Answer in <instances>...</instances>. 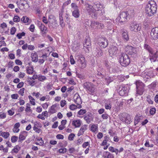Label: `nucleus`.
I'll return each mask as SVG.
<instances>
[{
	"mask_svg": "<svg viewBox=\"0 0 158 158\" xmlns=\"http://www.w3.org/2000/svg\"><path fill=\"white\" fill-rule=\"evenodd\" d=\"M69 109L71 110H74L78 108V105H76L74 104H72L70 105L69 107Z\"/></svg>",
	"mask_w": 158,
	"mask_h": 158,
	"instance_id": "43",
	"label": "nucleus"
},
{
	"mask_svg": "<svg viewBox=\"0 0 158 158\" xmlns=\"http://www.w3.org/2000/svg\"><path fill=\"white\" fill-rule=\"evenodd\" d=\"M75 135L73 133H71L68 137V139L69 140L72 141L73 140Z\"/></svg>",
	"mask_w": 158,
	"mask_h": 158,
	"instance_id": "55",
	"label": "nucleus"
},
{
	"mask_svg": "<svg viewBox=\"0 0 158 158\" xmlns=\"http://www.w3.org/2000/svg\"><path fill=\"white\" fill-rule=\"evenodd\" d=\"M44 141L41 137H36L35 139V144L37 145L43 146Z\"/></svg>",
	"mask_w": 158,
	"mask_h": 158,
	"instance_id": "23",
	"label": "nucleus"
},
{
	"mask_svg": "<svg viewBox=\"0 0 158 158\" xmlns=\"http://www.w3.org/2000/svg\"><path fill=\"white\" fill-rule=\"evenodd\" d=\"M10 135V134L8 132L0 131V136H2L5 139L7 138Z\"/></svg>",
	"mask_w": 158,
	"mask_h": 158,
	"instance_id": "34",
	"label": "nucleus"
},
{
	"mask_svg": "<svg viewBox=\"0 0 158 158\" xmlns=\"http://www.w3.org/2000/svg\"><path fill=\"white\" fill-rule=\"evenodd\" d=\"M20 20V17L18 15H15L13 18V21L14 22L17 23Z\"/></svg>",
	"mask_w": 158,
	"mask_h": 158,
	"instance_id": "47",
	"label": "nucleus"
},
{
	"mask_svg": "<svg viewBox=\"0 0 158 158\" xmlns=\"http://www.w3.org/2000/svg\"><path fill=\"white\" fill-rule=\"evenodd\" d=\"M129 29L131 31L137 32L140 30L141 27L140 24L134 22L130 23Z\"/></svg>",
	"mask_w": 158,
	"mask_h": 158,
	"instance_id": "7",
	"label": "nucleus"
},
{
	"mask_svg": "<svg viewBox=\"0 0 158 158\" xmlns=\"http://www.w3.org/2000/svg\"><path fill=\"white\" fill-rule=\"evenodd\" d=\"M73 98L75 102L78 105V109L81 108L82 106L81 105V104L82 103V102L79 95L77 94H75Z\"/></svg>",
	"mask_w": 158,
	"mask_h": 158,
	"instance_id": "16",
	"label": "nucleus"
},
{
	"mask_svg": "<svg viewBox=\"0 0 158 158\" xmlns=\"http://www.w3.org/2000/svg\"><path fill=\"white\" fill-rule=\"evenodd\" d=\"M18 139V137L16 136H12L11 138V140L12 143H14L16 142Z\"/></svg>",
	"mask_w": 158,
	"mask_h": 158,
	"instance_id": "48",
	"label": "nucleus"
},
{
	"mask_svg": "<svg viewBox=\"0 0 158 158\" xmlns=\"http://www.w3.org/2000/svg\"><path fill=\"white\" fill-rule=\"evenodd\" d=\"M128 14L127 12H121L119 16L116 19V22L118 23V22L122 23H123L126 22L128 20Z\"/></svg>",
	"mask_w": 158,
	"mask_h": 158,
	"instance_id": "5",
	"label": "nucleus"
},
{
	"mask_svg": "<svg viewBox=\"0 0 158 158\" xmlns=\"http://www.w3.org/2000/svg\"><path fill=\"white\" fill-rule=\"evenodd\" d=\"M109 150L111 152H115L116 154H117L118 152V149L114 148L111 146H110L109 148Z\"/></svg>",
	"mask_w": 158,
	"mask_h": 158,
	"instance_id": "38",
	"label": "nucleus"
},
{
	"mask_svg": "<svg viewBox=\"0 0 158 158\" xmlns=\"http://www.w3.org/2000/svg\"><path fill=\"white\" fill-rule=\"evenodd\" d=\"M27 132L25 131L21 132L19 137V141L20 142L24 140L27 135Z\"/></svg>",
	"mask_w": 158,
	"mask_h": 158,
	"instance_id": "21",
	"label": "nucleus"
},
{
	"mask_svg": "<svg viewBox=\"0 0 158 158\" xmlns=\"http://www.w3.org/2000/svg\"><path fill=\"white\" fill-rule=\"evenodd\" d=\"M47 79L46 77L40 75H38V79L40 81H43Z\"/></svg>",
	"mask_w": 158,
	"mask_h": 158,
	"instance_id": "42",
	"label": "nucleus"
},
{
	"mask_svg": "<svg viewBox=\"0 0 158 158\" xmlns=\"http://www.w3.org/2000/svg\"><path fill=\"white\" fill-rule=\"evenodd\" d=\"M59 105L57 104L52 105L49 110V112L51 114H54L57 112L59 109Z\"/></svg>",
	"mask_w": 158,
	"mask_h": 158,
	"instance_id": "20",
	"label": "nucleus"
},
{
	"mask_svg": "<svg viewBox=\"0 0 158 158\" xmlns=\"http://www.w3.org/2000/svg\"><path fill=\"white\" fill-rule=\"evenodd\" d=\"M90 130L93 132H95L98 129V125L97 124H91L90 125Z\"/></svg>",
	"mask_w": 158,
	"mask_h": 158,
	"instance_id": "26",
	"label": "nucleus"
},
{
	"mask_svg": "<svg viewBox=\"0 0 158 158\" xmlns=\"http://www.w3.org/2000/svg\"><path fill=\"white\" fill-rule=\"evenodd\" d=\"M125 50L127 53L131 55L136 54L137 51V48L129 45L126 47Z\"/></svg>",
	"mask_w": 158,
	"mask_h": 158,
	"instance_id": "10",
	"label": "nucleus"
},
{
	"mask_svg": "<svg viewBox=\"0 0 158 158\" xmlns=\"http://www.w3.org/2000/svg\"><path fill=\"white\" fill-rule=\"evenodd\" d=\"M141 120V117L139 116H136L135 118V125H136Z\"/></svg>",
	"mask_w": 158,
	"mask_h": 158,
	"instance_id": "46",
	"label": "nucleus"
},
{
	"mask_svg": "<svg viewBox=\"0 0 158 158\" xmlns=\"http://www.w3.org/2000/svg\"><path fill=\"white\" fill-rule=\"evenodd\" d=\"M28 98L29 99V102L32 105L35 106L36 104L35 99L30 95L28 96Z\"/></svg>",
	"mask_w": 158,
	"mask_h": 158,
	"instance_id": "40",
	"label": "nucleus"
},
{
	"mask_svg": "<svg viewBox=\"0 0 158 158\" xmlns=\"http://www.w3.org/2000/svg\"><path fill=\"white\" fill-rule=\"evenodd\" d=\"M109 52L111 56L116 55L117 54L118 52V49L116 45H111L109 49Z\"/></svg>",
	"mask_w": 158,
	"mask_h": 158,
	"instance_id": "12",
	"label": "nucleus"
},
{
	"mask_svg": "<svg viewBox=\"0 0 158 158\" xmlns=\"http://www.w3.org/2000/svg\"><path fill=\"white\" fill-rule=\"evenodd\" d=\"M156 10L157 6L155 2L152 0L149 1L145 7L146 14L151 16L156 13Z\"/></svg>",
	"mask_w": 158,
	"mask_h": 158,
	"instance_id": "2",
	"label": "nucleus"
},
{
	"mask_svg": "<svg viewBox=\"0 0 158 158\" xmlns=\"http://www.w3.org/2000/svg\"><path fill=\"white\" fill-rule=\"evenodd\" d=\"M85 6L88 13L93 18H96L104 13V7L100 2H96L93 6L85 3Z\"/></svg>",
	"mask_w": 158,
	"mask_h": 158,
	"instance_id": "1",
	"label": "nucleus"
},
{
	"mask_svg": "<svg viewBox=\"0 0 158 158\" xmlns=\"http://www.w3.org/2000/svg\"><path fill=\"white\" fill-rule=\"evenodd\" d=\"M89 143L88 142H85L82 145V147L84 148H86L87 146H89Z\"/></svg>",
	"mask_w": 158,
	"mask_h": 158,
	"instance_id": "63",
	"label": "nucleus"
},
{
	"mask_svg": "<svg viewBox=\"0 0 158 158\" xmlns=\"http://www.w3.org/2000/svg\"><path fill=\"white\" fill-rule=\"evenodd\" d=\"M119 62L122 66H127L130 62L129 57L125 53L122 54L119 59Z\"/></svg>",
	"mask_w": 158,
	"mask_h": 158,
	"instance_id": "3",
	"label": "nucleus"
},
{
	"mask_svg": "<svg viewBox=\"0 0 158 158\" xmlns=\"http://www.w3.org/2000/svg\"><path fill=\"white\" fill-rule=\"evenodd\" d=\"M75 58L77 60L78 66L79 68L83 69L86 67V64L84 57L81 55L76 56Z\"/></svg>",
	"mask_w": 158,
	"mask_h": 158,
	"instance_id": "4",
	"label": "nucleus"
},
{
	"mask_svg": "<svg viewBox=\"0 0 158 158\" xmlns=\"http://www.w3.org/2000/svg\"><path fill=\"white\" fill-rule=\"evenodd\" d=\"M40 124L38 122H35L34 123V127H41Z\"/></svg>",
	"mask_w": 158,
	"mask_h": 158,
	"instance_id": "56",
	"label": "nucleus"
},
{
	"mask_svg": "<svg viewBox=\"0 0 158 158\" xmlns=\"http://www.w3.org/2000/svg\"><path fill=\"white\" fill-rule=\"evenodd\" d=\"M67 149L65 148H63L60 149L58 152L60 153H64L66 152Z\"/></svg>",
	"mask_w": 158,
	"mask_h": 158,
	"instance_id": "54",
	"label": "nucleus"
},
{
	"mask_svg": "<svg viewBox=\"0 0 158 158\" xmlns=\"http://www.w3.org/2000/svg\"><path fill=\"white\" fill-rule=\"evenodd\" d=\"M71 5V11L73 16L76 18L80 17V14L78 6L74 3H72Z\"/></svg>",
	"mask_w": 158,
	"mask_h": 158,
	"instance_id": "6",
	"label": "nucleus"
},
{
	"mask_svg": "<svg viewBox=\"0 0 158 158\" xmlns=\"http://www.w3.org/2000/svg\"><path fill=\"white\" fill-rule=\"evenodd\" d=\"M50 99V97L49 95H47L45 96H44L41 97L40 98V100L41 101H44L46 100V101H48Z\"/></svg>",
	"mask_w": 158,
	"mask_h": 158,
	"instance_id": "41",
	"label": "nucleus"
},
{
	"mask_svg": "<svg viewBox=\"0 0 158 158\" xmlns=\"http://www.w3.org/2000/svg\"><path fill=\"white\" fill-rule=\"evenodd\" d=\"M103 156L104 158H114L113 155L107 151H105L103 153Z\"/></svg>",
	"mask_w": 158,
	"mask_h": 158,
	"instance_id": "27",
	"label": "nucleus"
},
{
	"mask_svg": "<svg viewBox=\"0 0 158 158\" xmlns=\"http://www.w3.org/2000/svg\"><path fill=\"white\" fill-rule=\"evenodd\" d=\"M26 107L25 111L27 112H31V110L30 107V105L29 103H27L26 104Z\"/></svg>",
	"mask_w": 158,
	"mask_h": 158,
	"instance_id": "44",
	"label": "nucleus"
},
{
	"mask_svg": "<svg viewBox=\"0 0 158 158\" xmlns=\"http://www.w3.org/2000/svg\"><path fill=\"white\" fill-rule=\"evenodd\" d=\"M20 126V124L19 123H15L14 126V127L12 129L14 133H18L20 129L19 128Z\"/></svg>",
	"mask_w": 158,
	"mask_h": 158,
	"instance_id": "29",
	"label": "nucleus"
},
{
	"mask_svg": "<svg viewBox=\"0 0 158 158\" xmlns=\"http://www.w3.org/2000/svg\"><path fill=\"white\" fill-rule=\"evenodd\" d=\"M152 72L151 71L149 72H142L141 74L142 77L143 78L144 81H146L148 79H149L153 76Z\"/></svg>",
	"mask_w": 158,
	"mask_h": 158,
	"instance_id": "13",
	"label": "nucleus"
},
{
	"mask_svg": "<svg viewBox=\"0 0 158 158\" xmlns=\"http://www.w3.org/2000/svg\"><path fill=\"white\" fill-rule=\"evenodd\" d=\"M147 101L148 103L150 104H152L153 103V101L151 100L150 96H149L147 97Z\"/></svg>",
	"mask_w": 158,
	"mask_h": 158,
	"instance_id": "59",
	"label": "nucleus"
},
{
	"mask_svg": "<svg viewBox=\"0 0 158 158\" xmlns=\"http://www.w3.org/2000/svg\"><path fill=\"white\" fill-rule=\"evenodd\" d=\"M31 56L32 61L36 62L38 61V56L36 52L32 53Z\"/></svg>",
	"mask_w": 158,
	"mask_h": 158,
	"instance_id": "30",
	"label": "nucleus"
},
{
	"mask_svg": "<svg viewBox=\"0 0 158 158\" xmlns=\"http://www.w3.org/2000/svg\"><path fill=\"white\" fill-rule=\"evenodd\" d=\"M70 62L71 64H74L75 63V61L72 55H71L70 57Z\"/></svg>",
	"mask_w": 158,
	"mask_h": 158,
	"instance_id": "60",
	"label": "nucleus"
},
{
	"mask_svg": "<svg viewBox=\"0 0 158 158\" xmlns=\"http://www.w3.org/2000/svg\"><path fill=\"white\" fill-rule=\"evenodd\" d=\"M144 47L145 49L147 50L150 53L152 52V49L148 44H145Z\"/></svg>",
	"mask_w": 158,
	"mask_h": 158,
	"instance_id": "45",
	"label": "nucleus"
},
{
	"mask_svg": "<svg viewBox=\"0 0 158 158\" xmlns=\"http://www.w3.org/2000/svg\"><path fill=\"white\" fill-rule=\"evenodd\" d=\"M156 109L155 107L152 108L150 109V114L151 115H153L156 113Z\"/></svg>",
	"mask_w": 158,
	"mask_h": 158,
	"instance_id": "51",
	"label": "nucleus"
},
{
	"mask_svg": "<svg viewBox=\"0 0 158 158\" xmlns=\"http://www.w3.org/2000/svg\"><path fill=\"white\" fill-rule=\"evenodd\" d=\"M143 89H137L136 91V94L137 95H142L143 94Z\"/></svg>",
	"mask_w": 158,
	"mask_h": 158,
	"instance_id": "58",
	"label": "nucleus"
},
{
	"mask_svg": "<svg viewBox=\"0 0 158 158\" xmlns=\"http://www.w3.org/2000/svg\"><path fill=\"white\" fill-rule=\"evenodd\" d=\"M21 20L23 22L27 23V24H29L31 23L29 19L26 16L23 17L21 19Z\"/></svg>",
	"mask_w": 158,
	"mask_h": 158,
	"instance_id": "32",
	"label": "nucleus"
},
{
	"mask_svg": "<svg viewBox=\"0 0 158 158\" xmlns=\"http://www.w3.org/2000/svg\"><path fill=\"white\" fill-rule=\"evenodd\" d=\"M66 104V101L65 100H63L60 102V105L62 108L64 107Z\"/></svg>",
	"mask_w": 158,
	"mask_h": 158,
	"instance_id": "53",
	"label": "nucleus"
},
{
	"mask_svg": "<svg viewBox=\"0 0 158 158\" xmlns=\"http://www.w3.org/2000/svg\"><path fill=\"white\" fill-rule=\"evenodd\" d=\"M84 87L87 90L91 92H93L94 90V85L91 83L86 82L84 84Z\"/></svg>",
	"mask_w": 158,
	"mask_h": 158,
	"instance_id": "15",
	"label": "nucleus"
},
{
	"mask_svg": "<svg viewBox=\"0 0 158 158\" xmlns=\"http://www.w3.org/2000/svg\"><path fill=\"white\" fill-rule=\"evenodd\" d=\"M128 87L123 85L119 87L118 93L120 96H126L128 95Z\"/></svg>",
	"mask_w": 158,
	"mask_h": 158,
	"instance_id": "8",
	"label": "nucleus"
},
{
	"mask_svg": "<svg viewBox=\"0 0 158 158\" xmlns=\"http://www.w3.org/2000/svg\"><path fill=\"white\" fill-rule=\"evenodd\" d=\"M59 19L60 21V25L63 27L64 26V23L63 18L62 17V13H60L59 14Z\"/></svg>",
	"mask_w": 158,
	"mask_h": 158,
	"instance_id": "36",
	"label": "nucleus"
},
{
	"mask_svg": "<svg viewBox=\"0 0 158 158\" xmlns=\"http://www.w3.org/2000/svg\"><path fill=\"white\" fill-rule=\"evenodd\" d=\"M150 140H147L146 141L145 143L144 144V145L145 147H153L154 145L152 143H151Z\"/></svg>",
	"mask_w": 158,
	"mask_h": 158,
	"instance_id": "37",
	"label": "nucleus"
},
{
	"mask_svg": "<svg viewBox=\"0 0 158 158\" xmlns=\"http://www.w3.org/2000/svg\"><path fill=\"white\" fill-rule=\"evenodd\" d=\"M137 89H143V83L140 81H137L136 82Z\"/></svg>",
	"mask_w": 158,
	"mask_h": 158,
	"instance_id": "33",
	"label": "nucleus"
},
{
	"mask_svg": "<svg viewBox=\"0 0 158 158\" xmlns=\"http://www.w3.org/2000/svg\"><path fill=\"white\" fill-rule=\"evenodd\" d=\"M90 27L93 29H102L104 28V26L103 24L98 22L92 21L91 22Z\"/></svg>",
	"mask_w": 158,
	"mask_h": 158,
	"instance_id": "9",
	"label": "nucleus"
},
{
	"mask_svg": "<svg viewBox=\"0 0 158 158\" xmlns=\"http://www.w3.org/2000/svg\"><path fill=\"white\" fill-rule=\"evenodd\" d=\"M20 147L19 145H16L14 148L11 151V153H16L20 150Z\"/></svg>",
	"mask_w": 158,
	"mask_h": 158,
	"instance_id": "39",
	"label": "nucleus"
},
{
	"mask_svg": "<svg viewBox=\"0 0 158 158\" xmlns=\"http://www.w3.org/2000/svg\"><path fill=\"white\" fill-rule=\"evenodd\" d=\"M37 24L42 32V35H45L47 33V28L39 21H37Z\"/></svg>",
	"mask_w": 158,
	"mask_h": 158,
	"instance_id": "17",
	"label": "nucleus"
},
{
	"mask_svg": "<svg viewBox=\"0 0 158 158\" xmlns=\"http://www.w3.org/2000/svg\"><path fill=\"white\" fill-rule=\"evenodd\" d=\"M40 128L41 127H33V129L35 132L38 133H41L42 131Z\"/></svg>",
	"mask_w": 158,
	"mask_h": 158,
	"instance_id": "49",
	"label": "nucleus"
},
{
	"mask_svg": "<svg viewBox=\"0 0 158 158\" xmlns=\"http://www.w3.org/2000/svg\"><path fill=\"white\" fill-rule=\"evenodd\" d=\"M120 120L125 123L129 124L131 122V119L130 115L126 113L123 114L120 117Z\"/></svg>",
	"mask_w": 158,
	"mask_h": 158,
	"instance_id": "11",
	"label": "nucleus"
},
{
	"mask_svg": "<svg viewBox=\"0 0 158 158\" xmlns=\"http://www.w3.org/2000/svg\"><path fill=\"white\" fill-rule=\"evenodd\" d=\"M157 58H158V51L156 52H152L150 53L149 59L151 62H155Z\"/></svg>",
	"mask_w": 158,
	"mask_h": 158,
	"instance_id": "18",
	"label": "nucleus"
},
{
	"mask_svg": "<svg viewBox=\"0 0 158 158\" xmlns=\"http://www.w3.org/2000/svg\"><path fill=\"white\" fill-rule=\"evenodd\" d=\"M107 139H105L103 141L101 145L104 146L103 149L106 150L107 149L108 147L110 146V144L107 143Z\"/></svg>",
	"mask_w": 158,
	"mask_h": 158,
	"instance_id": "31",
	"label": "nucleus"
},
{
	"mask_svg": "<svg viewBox=\"0 0 158 158\" xmlns=\"http://www.w3.org/2000/svg\"><path fill=\"white\" fill-rule=\"evenodd\" d=\"M81 123V121L80 119L75 120L73 121L72 124L75 127H80Z\"/></svg>",
	"mask_w": 158,
	"mask_h": 158,
	"instance_id": "25",
	"label": "nucleus"
},
{
	"mask_svg": "<svg viewBox=\"0 0 158 158\" xmlns=\"http://www.w3.org/2000/svg\"><path fill=\"white\" fill-rule=\"evenodd\" d=\"M84 120H85L88 123H89L93 121V118L91 115L87 114L86 115L84 118Z\"/></svg>",
	"mask_w": 158,
	"mask_h": 158,
	"instance_id": "28",
	"label": "nucleus"
},
{
	"mask_svg": "<svg viewBox=\"0 0 158 158\" xmlns=\"http://www.w3.org/2000/svg\"><path fill=\"white\" fill-rule=\"evenodd\" d=\"M86 110L85 109H81L78 112V114L79 115H82L85 113Z\"/></svg>",
	"mask_w": 158,
	"mask_h": 158,
	"instance_id": "52",
	"label": "nucleus"
},
{
	"mask_svg": "<svg viewBox=\"0 0 158 158\" xmlns=\"http://www.w3.org/2000/svg\"><path fill=\"white\" fill-rule=\"evenodd\" d=\"M105 80L106 81L108 85L110 82L113 81V80L110 77H107L105 78Z\"/></svg>",
	"mask_w": 158,
	"mask_h": 158,
	"instance_id": "61",
	"label": "nucleus"
},
{
	"mask_svg": "<svg viewBox=\"0 0 158 158\" xmlns=\"http://www.w3.org/2000/svg\"><path fill=\"white\" fill-rule=\"evenodd\" d=\"M122 37L124 39V40L127 41L129 39L127 31L125 29L122 30Z\"/></svg>",
	"mask_w": 158,
	"mask_h": 158,
	"instance_id": "22",
	"label": "nucleus"
},
{
	"mask_svg": "<svg viewBox=\"0 0 158 158\" xmlns=\"http://www.w3.org/2000/svg\"><path fill=\"white\" fill-rule=\"evenodd\" d=\"M98 44L101 47L105 48L107 46L108 44L107 40L105 38H101L99 40V41L98 42Z\"/></svg>",
	"mask_w": 158,
	"mask_h": 158,
	"instance_id": "19",
	"label": "nucleus"
},
{
	"mask_svg": "<svg viewBox=\"0 0 158 158\" xmlns=\"http://www.w3.org/2000/svg\"><path fill=\"white\" fill-rule=\"evenodd\" d=\"M27 73L29 74H32L34 72V69L32 66L27 67L26 69Z\"/></svg>",
	"mask_w": 158,
	"mask_h": 158,
	"instance_id": "35",
	"label": "nucleus"
},
{
	"mask_svg": "<svg viewBox=\"0 0 158 158\" xmlns=\"http://www.w3.org/2000/svg\"><path fill=\"white\" fill-rule=\"evenodd\" d=\"M151 37L153 40L158 39V27L153 28L151 32Z\"/></svg>",
	"mask_w": 158,
	"mask_h": 158,
	"instance_id": "14",
	"label": "nucleus"
},
{
	"mask_svg": "<svg viewBox=\"0 0 158 158\" xmlns=\"http://www.w3.org/2000/svg\"><path fill=\"white\" fill-rule=\"evenodd\" d=\"M87 129V125H83L79 130L77 134V135L79 136L83 135L84 133V132Z\"/></svg>",
	"mask_w": 158,
	"mask_h": 158,
	"instance_id": "24",
	"label": "nucleus"
},
{
	"mask_svg": "<svg viewBox=\"0 0 158 158\" xmlns=\"http://www.w3.org/2000/svg\"><path fill=\"white\" fill-rule=\"evenodd\" d=\"M24 90L25 89L24 88L21 89L19 91V94L22 96H23L24 95Z\"/></svg>",
	"mask_w": 158,
	"mask_h": 158,
	"instance_id": "62",
	"label": "nucleus"
},
{
	"mask_svg": "<svg viewBox=\"0 0 158 158\" xmlns=\"http://www.w3.org/2000/svg\"><path fill=\"white\" fill-rule=\"evenodd\" d=\"M25 33L24 32L20 33L18 34L17 35V37L19 39H20L22 38V36H23L25 35Z\"/></svg>",
	"mask_w": 158,
	"mask_h": 158,
	"instance_id": "57",
	"label": "nucleus"
},
{
	"mask_svg": "<svg viewBox=\"0 0 158 158\" xmlns=\"http://www.w3.org/2000/svg\"><path fill=\"white\" fill-rule=\"evenodd\" d=\"M16 31V29L15 27H12L10 30V34L12 35H14Z\"/></svg>",
	"mask_w": 158,
	"mask_h": 158,
	"instance_id": "64",
	"label": "nucleus"
},
{
	"mask_svg": "<svg viewBox=\"0 0 158 158\" xmlns=\"http://www.w3.org/2000/svg\"><path fill=\"white\" fill-rule=\"evenodd\" d=\"M0 27L4 31H6L7 29V25L6 23H3L1 24Z\"/></svg>",
	"mask_w": 158,
	"mask_h": 158,
	"instance_id": "50",
	"label": "nucleus"
}]
</instances>
